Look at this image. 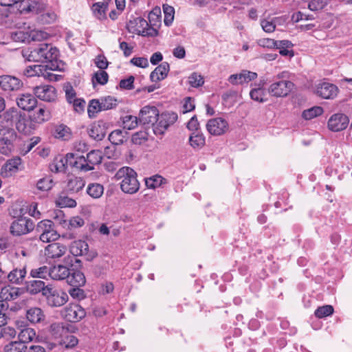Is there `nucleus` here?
I'll return each instance as SVG.
<instances>
[{"label": "nucleus", "instance_id": "nucleus-31", "mask_svg": "<svg viewBox=\"0 0 352 352\" xmlns=\"http://www.w3.org/2000/svg\"><path fill=\"white\" fill-rule=\"evenodd\" d=\"M19 296V289L10 286L2 287L0 291V298L2 300L10 301L16 299Z\"/></svg>", "mask_w": 352, "mask_h": 352}, {"label": "nucleus", "instance_id": "nucleus-29", "mask_svg": "<svg viewBox=\"0 0 352 352\" xmlns=\"http://www.w3.org/2000/svg\"><path fill=\"white\" fill-rule=\"evenodd\" d=\"M47 288V285L43 280H30L26 283V289L30 294H37L40 292L44 296L45 290Z\"/></svg>", "mask_w": 352, "mask_h": 352}, {"label": "nucleus", "instance_id": "nucleus-63", "mask_svg": "<svg viewBox=\"0 0 352 352\" xmlns=\"http://www.w3.org/2000/svg\"><path fill=\"white\" fill-rule=\"evenodd\" d=\"M1 330L2 338L7 340L14 338L16 335L15 329L10 326L1 327Z\"/></svg>", "mask_w": 352, "mask_h": 352}, {"label": "nucleus", "instance_id": "nucleus-61", "mask_svg": "<svg viewBox=\"0 0 352 352\" xmlns=\"http://www.w3.org/2000/svg\"><path fill=\"white\" fill-rule=\"evenodd\" d=\"M64 331L65 329L63 323L60 322L52 323L50 327V331L55 338H60Z\"/></svg>", "mask_w": 352, "mask_h": 352}, {"label": "nucleus", "instance_id": "nucleus-48", "mask_svg": "<svg viewBox=\"0 0 352 352\" xmlns=\"http://www.w3.org/2000/svg\"><path fill=\"white\" fill-rule=\"evenodd\" d=\"M56 204L60 208H74L76 206V201L66 196V195H60L57 199L56 200Z\"/></svg>", "mask_w": 352, "mask_h": 352}, {"label": "nucleus", "instance_id": "nucleus-57", "mask_svg": "<svg viewBox=\"0 0 352 352\" xmlns=\"http://www.w3.org/2000/svg\"><path fill=\"white\" fill-rule=\"evenodd\" d=\"M109 76L107 73L104 70H99L96 72L92 77L93 83L96 82L100 85H105L108 81Z\"/></svg>", "mask_w": 352, "mask_h": 352}, {"label": "nucleus", "instance_id": "nucleus-6", "mask_svg": "<svg viewBox=\"0 0 352 352\" xmlns=\"http://www.w3.org/2000/svg\"><path fill=\"white\" fill-rule=\"evenodd\" d=\"M36 230L40 233V240L44 243L56 241L60 237V234L54 229V222L48 219L38 223Z\"/></svg>", "mask_w": 352, "mask_h": 352}, {"label": "nucleus", "instance_id": "nucleus-14", "mask_svg": "<svg viewBox=\"0 0 352 352\" xmlns=\"http://www.w3.org/2000/svg\"><path fill=\"white\" fill-rule=\"evenodd\" d=\"M229 128L228 122L222 118H215L208 121L206 129L212 135H221L226 133Z\"/></svg>", "mask_w": 352, "mask_h": 352}, {"label": "nucleus", "instance_id": "nucleus-52", "mask_svg": "<svg viewBox=\"0 0 352 352\" xmlns=\"http://www.w3.org/2000/svg\"><path fill=\"white\" fill-rule=\"evenodd\" d=\"M53 219L55 223L61 226L63 228H68V221L66 219L65 214L61 210L54 212Z\"/></svg>", "mask_w": 352, "mask_h": 352}, {"label": "nucleus", "instance_id": "nucleus-4", "mask_svg": "<svg viewBox=\"0 0 352 352\" xmlns=\"http://www.w3.org/2000/svg\"><path fill=\"white\" fill-rule=\"evenodd\" d=\"M43 296L46 299L47 305L51 307H61L69 300L65 292L52 285H47Z\"/></svg>", "mask_w": 352, "mask_h": 352}, {"label": "nucleus", "instance_id": "nucleus-38", "mask_svg": "<svg viewBox=\"0 0 352 352\" xmlns=\"http://www.w3.org/2000/svg\"><path fill=\"white\" fill-rule=\"evenodd\" d=\"M36 336V331L34 329L26 327L21 330L19 332L18 337L20 340L19 342L22 343H28L34 340Z\"/></svg>", "mask_w": 352, "mask_h": 352}, {"label": "nucleus", "instance_id": "nucleus-11", "mask_svg": "<svg viewBox=\"0 0 352 352\" xmlns=\"http://www.w3.org/2000/svg\"><path fill=\"white\" fill-rule=\"evenodd\" d=\"M14 131L9 126L0 124V152L7 155L11 149V144L15 139Z\"/></svg>", "mask_w": 352, "mask_h": 352}, {"label": "nucleus", "instance_id": "nucleus-50", "mask_svg": "<svg viewBox=\"0 0 352 352\" xmlns=\"http://www.w3.org/2000/svg\"><path fill=\"white\" fill-rule=\"evenodd\" d=\"M21 164V160L20 157H14L9 160L5 164V170L8 171L10 175L16 173Z\"/></svg>", "mask_w": 352, "mask_h": 352}, {"label": "nucleus", "instance_id": "nucleus-12", "mask_svg": "<svg viewBox=\"0 0 352 352\" xmlns=\"http://www.w3.org/2000/svg\"><path fill=\"white\" fill-rule=\"evenodd\" d=\"M177 116L175 113H166L159 115L157 121L152 126L154 133L155 135L164 134L168 127L177 120Z\"/></svg>", "mask_w": 352, "mask_h": 352}, {"label": "nucleus", "instance_id": "nucleus-27", "mask_svg": "<svg viewBox=\"0 0 352 352\" xmlns=\"http://www.w3.org/2000/svg\"><path fill=\"white\" fill-rule=\"evenodd\" d=\"M69 275H70V271L65 265H57L50 267V277L53 280H63L69 277Z\"/></svg>", "mask_w": 352, "mask_h": 352}, {"label": "nucleus", "instance_id": "nucleus-59", "mask_svg": "<svg viewBox=\"0 0 352 352\" xmlns=\"http://www.w3.org/2000/svg\"><path fill=\"white\" fill-rule=\"evenodd\" d=\"M261 25L264 32L267 33L273 32L276 26V19H273L272 20L269 19H261Z\"/></svg>", "mask_w": 352, "mask_h": 352}, {"label": "nucleus", "instance_id": "nucleus-37", "mask_svg": "<svg viewBox=\"0 0 352 352\" xmlns=\"http://www.w3.org/2000/svg\"><path fill=\"white\" fill-rule=\"evenodd\" d=\"M166 179L160 175H155L145 179V184L148 188L155 189L166 184Z\"/></svg>", "mask_w": 352, "mask_h": 352}, {"label": "nucleus", "instance_id": "nucleus-22", "mask_svg": "<svg viewBox=\"0 0 352 352\" xmlns=\"http://www.w3.org/2000/svg\"><path fill=\"white\" fill-rule=\"evenodd\" d=\"M67 247L60 243H53L45 248V255L48 258L56 259L63 256L67 252Z\"/></svg>", "mask_w": 352, "mask_h": 352}, {"label": "nucleus", "instance_id": "nucleus-2", "mask_svg": "<svg viewBox=\"0 0 352 352\" xmlns=\"http://www.w3.org/2000/svg\"><path fill=\"white\" fill-rule=\"evenodd\" d=\"M116 180H121L120 188L126 194L133 195L140 189V182L136 172L129 166L120 168L115 175Z\"/></svg>", "mask_w": 352, "mask_h": 352}, {"label": "nucleus", "instance_id": "nucleus-36", "mask_svg": "<svg viewBox=\"0 0 352 352\" xmlns=\"http://www.w3.org/2000/svg\"><path fill=\"white\" fill-rule=\"evenodd\" d=\"M251 99L258 102H265L267 101V92L265 88L261 87H256L250 92Z\"/></svg>", "mask_w": 352, "mask_h": 352}, {"label": "nucleus", "instance_id": "nucleus-5", "mask_svg": "<svg viewBox=\"0 0 352 352\" xmlns=\"http://www.w3.org/2000/svg\"><path fill=\"white\" fill-rule=\"evenodd\" d=\"M77 169L89 171L94 169V166L102 162V152L99 150H93L87 153V158L84 156L76 155Z\"/></svg>", "mask_w": 352, "mask_h": 352}, {"label": "nucleus", "instance_id": "nucleus-43", "mask_svg": "<svg viewBox=\"0 0 352 352\" xmlns=\"http://www.w3.org/2000/svg\"><path fill=\"white\" fill-rule=\"evenodd\" d=\"M12 39L15 42L30 43V30H17L11 34Z\"/></svg>", "mask_w": 352, "mask_h": 352}, {"label": "nucleus", "instance_id": "nucleus-8", "mask_svg": "<svg viewBox=\"0 0 352 352\" xmlns=\"http://www.w3.org/2000/svg\"><path fill=\"white\" fill-rule=\"evenodd\" d=\"M60 316L68 322H76L85 318L86 312L80 305L69 303L61 309Z\"/></svg>", "mask_w": 352, "mask_h": 352}, {"label": "nucleus", "instance_id": "nucleus-25", "mask_svg": "<svg viewBox=\"0 0 352 352\" xmlns=\"http://www.w3.org/2000/svg\"><path fill=\"white\" fill-rule=\"evenodd\" d=\"M21 12L22 13H33L40 14L45 11L47 8L46 4L39 1H34L27 4L25 1L21 2Z\"/></svg>", "mask_w": 352, "mask_h": 352}, {"label": "nucleus", "instance_id": "nucleus-40", "mask_svg": "<svg viewBox=\"0 0 352 352\" xmlns=\"http://www.w3.org/2000/svg\"><path fill=\"white\" fill-rule=\"evenodd\" d=\"M87 194L93 198L100 197L104 192V187L98 183L89 184L87 188Z\"/></svg>", "mask_w": 352, "mask_h": 352}, {"label": "nucleus", "instance_id": "nucleus-33", "mask_svg": "<svg viewBox=\"0 0 352 352\" xmlns=\"http://www.w3.org/2000/svg\"><path fill=\"white\" fill-rule=\"evenodd\" d=\"M50 118V113L45 107H40L35 111L31 116V119L34 122L42 124Z\"/></svg>", "mask_w": 352, "mask_h": 352}, {"label": "nucleus", "instance_id": "nucleus-47", "mask_svg": "<svg viewBox=\"0 0 352 352\" xmlns=\"http://www.w3.org/2000/svg\"><path fill=\"white\" fill-rule=\"evenodd\" d=\"M54 186V182L50 177H45L38 180L36 182V188L40 191H48Z\"/></svg>", "mask_w": 352, "mask_h": 352}, {"label": "nucleus", "instance_id": "nucleus-1", "mask_svg": "<svg viewBox=\"0 0 352 352\" xmlns=\"http://www.w3.org/2000/svg\"><path fill=\"white\" fill-rule=\"evenodd\" d=\"M23 55L27 57L28 60L34 62H50L51 65H33L26 67L23 74L28 77L43 76L45 79L49 80H56V75L50 71L54 70L52 63L56 60L58 56V50L47 43L40 44L38 47L32 50H26L23 52Z\"/></svg>", "mask_w": 352, "mask_h": 352}, {"label": "nucleus", "instance_id": "nucleus-16", "mask_svg": "<svg viewBox=\"0 0 352 352\" xmlns=\"http://www.w3.org/2000/svg\"><path fill=\"white\" fill-rule=\"evenodd\" d=\"M159 116V111L154 106L144 107L139 113V122L143 125H151L157 121Z\"/></svg>", "mask_w": 352, "mask_h": 352}, {"label": "nucleus", "instance_id": "nucleus-49", "mask_svg": "<svg viewBox=\"0 0 352 352\" xmlns=\"http://www.w3.org/2000/svg\"><path fill=\"white\" fill-rule=\"evenodd\" d=\"M139 119L136 116L126 115L122 118V124L124 129L131 130L134 129L138 124Z\"/></svg>", "mask_w": 352, "mask_h": 352}, {"label": "nucleus", "instance_id": "nucleus-15", "mask_svg": "<svg viewBox=\"0 0 352 352\" xmlns=\"http://www.w3.org/2000/svg\"><path fill=\"white\" fill-rule=\"evenodd\" d=\"M349 122L348 116L344 113H338L333 114L327 122L328 129L333 132H339L344 130Z\"/></svg>", "mask_w": 352, "mask_h": 352}, {"label": "nucleus", "instance_id": "nucleus-44", "mask_svg": "<svg viewBox=\"0 0 352 352\" xmlns=\"http://www.w3.org/2000/svg\"><path fill=\"white\" fill-rule=\"evenodd\" d=\"M163 12L164 14V22L166 26L172 24L174 20L175 9L173 6L168 4L163 5Z\"/></svg>", "mask_w": 352, "mask_h": 352}, {"label": "nucleus", "instance_id": "nucleus-62", "mask_svg": "<svg viewBox=\"0 0 352 352\" xmlns=\"http://www.w3.org/2000/svg\"><path fill=\"white\" fill-rule=\"evenodd\" d=\"M56 14L54 11L46 10L41 14V20L45 23H51L56 21Z\"/></svg>", "mask_w": 352, "mask_h": 352}, {"label": "nucleus", "instance_id": "nucleus-24", "mask_svg": "<svg viewBox=\"0 0 352 352\" xmlns=\"http://www.w3.org/2000/svg\"><path fill=\"white\" fill-rule=\"evenodd\" d=\"M188 143L193 150L199 151L206 144L205 135L201 131L191 132L189 135Z\"/></svg>", "mask_w": 352, "mask_h": 352}, {"label": "nucleus", "instance_id": "nucleus-10", "mask_svg": "<svg viewBox=\"0 0 352 352\" xmlns=\"http://www.w3.org/2000/svg\"><path fill=\"white\" fill-rule=\"evenodd\" d=\"M69 252L75 256H85L87 260L91 261L98 255L94 250H89L87 242L82 240L73 241L69 246Z\"/></svg>", "mask_w": 352, "mask_h": 352}, {"label": "nucleus", "instance_id": "nucleus-28", "mask_svg": "<svg viewBox=\"0 0 352 352\" xmlns=\"http://www.w3.org/2000/svg\"><path fill=\"white\" fill-rule=\"evenodd\" d=\"M26 276V270L25 267L21 268H15L12 270L6 277L9 281L13 284H21Z\"/></svg>", "mask_w": 352, "mask_h": 352}, {"label": "nucleus", "instance_id": "nucleus-53", "mask_svg": "<svg viewBox=\"0 0 352 352\" xmlns=\"http://www.w3.org/2000/svg\"><path fill=\"white\" fill-rule=\"evenodd\" d=\"M124 135L122 130L117 129L112 131L109 135V141L116 145H119L123 143Z\"/></svg>", "mask_w": 352, "mask_h": 352}, {"label": "nucleus", "instance_id": "nucleus-30", "mask_svg": "<svg viewBox=\"0 0 352 352\" xmlns=\"http://www.w3.org/2000/svg\"><path fill=\"white\" fill-rule=\"evenodd\" d=\"M90 137L96 140H101L106 135V129L102 122L94 123L89 129Z\"/></svg>", "mask_w": 352, "mask_h": 352}, {"label": "nucleus", "instance_id": "nucleus-7", "mask_svg": "<svg viewBox=\"0 0 352 352\" xmlns=\"http://www.w3.org/2000/svg\"><path fill=\"white\" fill-rule=\"evenodd\" d=\"M126 28L129 32L143 36H153V32H156L154 29L149 28L148 22L141 17L130 20L126 24Z\"/></svg>", "mask_w": 352, "mask_h": 352}, {"label": "nucleus", "instance_id": "nucleus-19", "mask_svg": "<svg viewBox=\"0 0 352 352\" xmlns=\"http://www.w3.org/2000/svg\"><path fill=\"white\" fill-rule=\"evenodd\" d=\"M257 76L258 75L256 72L242 70L239 74L230 75L228 78V82L233 85H243L255 80Z\"/></svg>", "mask_w": 352, "mask_h": 352}, {"label": "nucleus", "instance_id": "nucleus-54", "mask_svg": "<svg viewBox=\"0 0 352 352\" xmlns=\"http://www.w3.org/2000/svg\"><path fill=\"white\" fill-rule=\"evenodd\" d=\"M49 34L42 30H30V42L41 41L48 38Z\"/></svg>", "mask_w": 352, "mask_h": 352}, {"label": "nucleus", "instance_id": "nucleus-13", "mask_svg": "<svg viewBox=\"0 0 352 352\" xmlns=\"http://www.w3.org/2000/svg\"><path fill=\"white\" fill-rule=\"evenodd\" d=\"M33 221L26 217H20L13 221L10 226V232L13 235L25 234L34 229Z\"/></svg>", "mask_w": 352, "mask_h": 352}, {"label": "nucleus", "instance_id": "nucleus-32", "mask_svg": "<svg viewBox=\"0 0 352 352\" xmlns=\"http://www.w3.org/2000/svg\"><path fill=\"white\" fill-rule=\"evenodd\" d=\"M20 114L17 109L12 108L3 113V115L0 116V118H2L5 122L4 126H9L12 128L13 124L16 123Z\"/></svg>", "mask_w": 352, "mask_h": 352}, {"label": "nucleus", "instance_id": "nucleus-18", "mask_svg": "<svg viewBox=\"0 0 352 352\" xmlns=\"http://www.w3.org/2000/svg\"><path fill=\"white\" fill-rule=\"evenodd\" d=\"M23 85L21 80L14 76L9 75L0 76V87L6 91H18Z\"/></svg>", "mask_w": 352, "mask_h": 352}, {"label": "nucleus", "instance_id": "nucleus-51", "mask_svg": "<svg viewBox=\"0 0 352 352\" xmlns=\"http://www.w3.org/2000/svg\"><path fill=\"white\" fill-rule=\"evenodd\" d=\"M85 186V182L80 177H74L69 179L68 188L73 192H78Z\"/></svg>", "mask_w": 352, "mask_h": 352}, {"label": "nucleus", "instance_id": "nucleus-55", "mask_svg": "<svg viewBox=\"0 0 352 352\" xmlns=\"http://www.w3.org/2000/svg\"><path fill=\"white\" fill-rule=\"evenodd\" d=\"M26 346L19 342H11L4 347V352H25Z\"/></svg>", "mask_w": 352, "mask_h": 352}, {"label": "nucleus", "instance_id": "nucleus-64", "mask_svg": "<svg viewBox=\"0 0 352 352\" xmlns=\"http://www.w3.org/2000/svg\"><path fill=\"white\" fill-rule=\"evenodd\" d=\"M85 223L82 218L78 216L74 217L68 221L67 230L82 227Z\"/></svg>", "mask_w": 352, "mask_h": 352}, {"label": "nucleus", "instance_id": "nucleus-26", "mask_svg": "<svg viewBox=\"0 0 352 352\" xmlns=\"http://www.w3.org/2000/svg\"><path fill=\"white\" fill-rule=\"evenodd\" d=\"M169 69L170 66L167 62L162 63L151 73V80L153 82L164 80L167 76Z\"/></svg>", "mask_w": 352, "mask_h": 352}, {"label": "nucleus", "instance_id": "nucleus-35", "mask_svg": "<svg viewBox=\"0 0 352 352\" xmlns=\"http://www.w3.org/2000/svg\"><path fill=\"white\" fill-rule=\"evenodd\" d=\"M108 4L109 3L107 1L97 2L93 4L91 10L97 19L102 20L105 18Z\"/></svg>", "mask_w": 352, "mask_h": 352}, {"label": "nucleus", "instance_id": "nucleus-39", "mask_svg": "<svg viewBox=\"0 0 352 352\" xmlns=\"http://www.w3.org/2000/svg\"><path fill=\"white\" fill-rule=\"evenodd\" d=\"M29 124V121L25 118V117L20 114L16 121L15 126L19 132L24 134H29L32 131Z\"/></svg>", "mask_w": 352, "mask_h": 352}, {"label": "nucleus", "instance_id": "nucleus-42", "mask_svg": "<svg viewBox=\"0 0 352 352\" xmlns=\"http://www.w3.org/2000/svg\"><path fill=\"white\" fill-rule=\"evenodd\" d=\"M54 135L56 138L66 140L71 136L70 129L66 125L59 124L55 126Z\"/></svg>", "mask_w": 352, "mask_h": 352}, {"label": "nucleus", "instance_id": "nucleus-3", "mask_svg": "<svg viewBox=\"0 0 352 352\" xmlns=\"http://www.w3.org/2000/svg\"><path fill=\"white\" fill-rule=\"evenodd\" d=\"M287 72H282L274 76V82L269 86L267 91L270 95L276 98H283L288 96L294 88V83L286 78Z\"/></svg>", "mask_w": 352, "mask_h": 352}, {"label": "nucleus", "instance_id": "nucleus-9", "mask_svg": "<svg viewBox=\"0 0 352 352\" xmlns=\"http://www.w3.org/2000/svg\"><path fill=\"white\" fill-rule=\"evenodd\" d=\"M70 166L77 168L76 155L69 153L65 157L59 155L56 157L53 162L50 164V168L52 172L58 173L65 170L66 166Z\"/></svg>", "mask_w": 352, "mask_h": 352}, {"label": "nucleus", "instance_id": "nucleus-41", "mask_svg": "<svg viewBox=\"0 0 352 352\" xmlns=\"http://www.w3.org/2000/svg\"><path fill=\"white\" fill-rule=\"evenodd\" d=\"M102 111L100 100L93 99L90 100L87 108V113L90 118H96V115Z\"/></svg>", "mask_w": 352, "mask_h": 352}, {"label": "nucleus", "instance_id": "nucleus-56", "mask_svg": "<svg viewBox=\"0 0 352 352\" xmlns=\"http://www.w3.org/2000/svg\"><path fill=\"white\" fill-rule=\"evenodd\" d=\"M188 83L192 87H199L204 85V80L201 74L193 72L188 77Z\"/></svg>", "mask_w": 352, "mask_h": 352}, {"label": "nucleus", "instance_id": "nucleus-46", "mask_svg": "<svg viewBox=\"0 0 352 352\" xmlns=\"http://www.w3.org/2000/svg\"><path fill=\"white\" fill-rule=\"evenodd\" d=\"M323 109L321 107L316 106L303 111L302 116L305 120H311L322 115Z\"/></svg>", "mask_w": 352, "mask_h": 352}, {"label": "nucleus", "instance_id": "nucleus-60", "mask_svg": "<svg viewBox=\"0 0 352 352\" xmlns=\"http://www.w3.org/2000/svg\"><path fill=\"white\" fill-rule=\"evenodd\" d=\"M333 313V308L331 305H324L318 307L315 311V316L319 318L329 316Z\"/></svg>", "mask_w": 352, "mask_h": 352}, {"label": "nucleus", "instance_id": "nucleus-34", "mask_svg": "<svg viewBox=\"0 0 352 352\" xmlns=\"http://www.w3.org/2000/svg\"><path fill=\"white\" fill-rule=\"evenodd\" d=\"M67 282L74 287L83 286L85 284L86 280L84 274L78 270L74 271L71 276L69 275Z\"/></svg>", "mask_w": 352, "mask_h": 352}, {"label": "nucleus", "instance_id": "nucleus-58", "mask_svg": "<svg viewBox=\"0 0 352 352\" xmlns=\"http://www.w3.org/2000/svg\"><path fill=\"white\" fill-rule=\"evenodd\" d=\"M100 101L101 103L102 109L103 111L111 109L114 108L117 104V100L111 96L102 98L100 100Z\"/></svg>", "mask_w": 352, "mask_h": 352}, {"label": "nucleus", "instance_id": "nucleus-21", "mask_svg": "<svg viewBox=\"0 0 352 352\" xmlns=\"http://www.w3.org/2000/svg\"><path fill=\"white\" fill-rule=\"evenodd\" d=\"M18 107L25 111H31L37 104L36 98L29 93L20 94L16 99Z\"/></svg>", "mask_w": 352, "mask_h": 352}, {"label": "nucleus", "instance_id": "nucleus-23", "mask_svg": "<svg viewBox=\"0 0 352 352\" xmlns=\"http://www.w3.org/2000/svg\"><path fill=\"white\" fill-rule=\"evenodd\" d=\"M26 318L32 324H37L43 322L45 314L43 309L38 307H32L27 309Z\"/></svg>", "mask_w": 352, "mask_h": 352}, {"label": "nucleus", "instance_id": "nucleus-20", "mask_svg": "<svg viewBox=\"0 0 352 352\" xmlns=\"http://www.w3.org/2000/svg\"><path fill=\"white\" fill-rule=\"evenodd\" d=\"M316 92L323 98L331 99L337 96L338 88L333 84L324 82L317 86Z\"/></svg>", "mask_w": 352, "mask_h": 352}, {"label": "nucleus", "instance_id": "nucleus-17", "mask_svg": "<svg viewBox=\"0 0 352 352\" xmlns=\"http://www.w3.org/2000/svg\"><path fill=\"white\" fill-rule=\"evenodd\" d=\"M34 95L41 100L52 102L56 98V89L52 85H40L34 87Z\"/></svg>", "mask_w": 352, "mask_h": 352}, {"label": "nucleus", "instance_id": "nucleus-45", "mask_svg": "<svg viewBox=\"0 0 352 352\" xmlns=\"http://www.w3.org/2000/svg\"><path fill=\"white\" fill-rule=\"evenodd\" d=\"M50 267L44 265L38 268L32 269L30 275L33 278L46 279L50 276Z\"/></svg>", "mask_w": 352, "mask_h": 352}]
</instances>
